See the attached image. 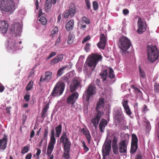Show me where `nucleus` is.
<instances>
[{
    "mask_svg": "<svg viewBox=\"0 0 159 159\" xmlns=\"http://www.w3.org/2000/svg\"><path fill=\"white\" fill-rule=\"evenodd\" d=\"M104 99L103 98H100V108L101 107H104Z\"/></svg>",
    "mask_w": 159,
    "mask_h": 159,
    "instance_id": "obj_53",
    "label": "nucleus"
},
{
    "mask_svg": "<svg viewBox=\"0 0 159 159\" xmlns=\"http://www.w3.org/2000/svg\"><path fill=\"white\" fill-rule=\"evenodd\" d=\"M139 76L140 78L144 79L146 77V75L144 70L140 67H139Z\"/></svg>",
    "mask_w": 159,
    "mask_h": 159,
    "instance_id": "obj_31",
    "label": "nucleus"
},
{
    "mask_svg": "<svg viewBox=\"0 0 159 159\" xmlns=\"http://www.w3.org/2000/svg\"><path fill=\"white\" fill-rule=\"evenodd\" d=\"M58 28L57 27H55L52 30L51 32V35L52 36H53V35H54L58 31Z\"/></svg>",
    "mask_w": 159,
    "mask_h": 159,
    "instance_id": "obj_51",
    "label": "nucleus"
},
{
    "mask_svg": "<svg viewBox=\"0 0 159 159\" xmlns=\"http://www.w3.org/2000/svg\"><path fill=\"white\" fill-rule=\"evenodd\" d=\"M81 132H82L83 134L85 135L86 139H87L88 143H90V140L91 139V137L89 131L87 129H85L83 128L82 129Z\"/></svg>",
    "mask_w": 159,
    "mask_h": 159,
    "instance_id": "obj_22",
    "label": "nucleus"
},
{
    "mask_svg": "<svg viewBox=\"0 0 159 159\" xmlns=\"http://www.w3.org/2000/svg\"><path fill=\"white\" fill-rule=\"evenodd\" d=\"M114 116L123 114L121 108L119 107H117L114 109Z\"/></svg>",
    "mask_w": 159,
    "mask_h": 159,
    "instance_id": "obj_32",
    "label": "nucleus"
},
{
    "mask_svg": "<svg viewBox=\"0 0 159 159\" xmlns=\"http://www.w3.org/2000/svg\"><path fill=\"white\" fill-rule=\"evenodd\" d=\"M7 140L6 138L0 139V148L1 149H5L6 148Z\"/></svg>",
    "mask_w": 159,
    "mask_h": 159,
    "instance_id": "obj_25",
    "label": "nucleus"
},
{
    "mask_svg": "<svg viewBox=\"0 0 159 159\" xmlns=\"http://www.w3.org/2000/svg\"><path fill=\"white\" fill-rule=\"evenodd\" d=\"M29 151V147L28 146H26L24 147L21 151V153L24 154L27 153Z\"/></svg>",
    "mask_w": 159,
    "mask_h": 159,
    "instance_id": "obj_44",
    "label": "nucleus"
},
{
    "mask_svg": "<svg viewBox=\"0 0 159 159\" xmlns=\"http://www.w3.org/2000/svg\"><path fill=\"white\" fill-rule=\"evenodd\" d=\"M58 84H56L55 86L52 93L51 95L53 97L59 96L63 93V88L61 89L60 91L57 89V87L58 86Z\"/></svg>",
    "mask_w": 159,
    "mask_h": 159,
    "instance_id": "obj_17",
    "label": "nucleus"
},
{
    "mask_svg": "<svg viewBox=\"0 0 159 159\" xmlns=\"http://www.w3.org/2000/svg\"><path fill=\"white\" fill-rule=\"evenodd\" d=\"M128 101L127 100H123L122 101V104L124 108H125L129 107L128 104Z\"/></svg>",
    "mask_w": 159,
    "mask_h": 159,
    "instance_id": "obj_50",
    "label": "nucleus"
},
{
    "mask_svg": "<svg viewBox=\"0 0 159 159\" xmlns=\"http://www.w3.org/2000/svg\"><path fill=\"white\" fill-rule=\"evenodd\" d=\"M128 142L129 140L128 139L120 141L119 144V149L120 153H123L126 152Z\"/></svg>",
    "mask_w": 159,
    "mask_h": 159,
    "instance_id": "obj_10",
    "label": "nucleus"
},
{
    "mask_svg": "<svg viewBox=\"0 0 159 159\" xmlns=\"http://www.w3.org/2000/svg\"><path fill=\"white\" fill-rule=\"evenodd\" d=\"M54 129L53 128L51 130L50 133V137H55Z\"/></svg>",
    "mask_w": 159,
    "mask_h": 159,
    "instance_id": "obj_59",
    "label": "nucleus"
},
{
    "mask_svg": "<svg viewBox=\"0 0 159 159\" xmlns=\"http://www.w3.org/2000/svg\"><path fill=\"white\" fill-rule=\"evenodd\" d=\"M0 8L2 10L13 12L15 10V3L13 0H1Z\"/></svg>",
    "mask_w": 159,
    "mask_h": 159,
    "instance_id": "obj_3",
    "label": "nucleus"
},
{
    "mask_svg": "<svg viewBox=\"0 0 159 159\" xmlns=\"http://www.w3.org/2000/svg\"><path fill=\"white\" fill-rule=\"evenodd\" d=\"M135 159H143V156L142 155L140 154H137Z\"/></svg>",
    "mask_w": 159,
    "mask_h": 159,
    "instance_id": "obj_60",
    "label": "nucleus"
},
{
    "mask_svg": "<svg viewBox=\"0 0 159 159\" xmlns=\"http://www.w3.org/2000/svg\"><path fill=\"white\" fill-rule=\"evenodd\" d=\"M61 82H59L60 83H63L64 84L65 83H69V78L67 76H64L62 77L61 78Z\"/></svg>",
    "mask_w": 159,
    "mask_h": 159,
    "instance_id": "obj_38",
    "label": "nucleus"
},
{
    "mask_svg": "<svg viewBox=\"0 0 159 159\" xmlns=\"http://www.w3.org/2000/svg\"><path fill=\"white\" fill-rule=\"evenodd\" d=\"M74 24V21L73 19L70 20L66 25V30L70 31L72 30Z\"/></svg>",
    "mask_w": 159,
    "mask_h": 159,
    "instance_id": "obj_23",
    "label": "nucleus"
},
{
    "mask_svg": "<svg viewBox=\"0 0 159 159\" xmlns=\"http://www.w3.org/2000/svg\"><path fill=\"white\" fill-rule=\"evenodd\" d=\"M81 87L80 81L78 80L75 79L72 81L70 85V91L71 92H73Z\"/></svg>",
    "mask_w": 159,
    "mask_h": 159,
    "instance_id": "obj_12",
    "label": "nucleus"
},
{
    "mask_svg": "<svg viewBox=\"0 0 159 159\" xmlns=\"http://www.w3.org/2000/svg\"><path fill=\"white\" fill-rule=\"evenodd\" d=\"M30 95L29 94L26 95L24 97V99L26 102H28L30 100Z\"/></svg>",
    "mask_w": 159,
    "mask_h": 159,
    "instance_id": "obj_58",
    "label": "nucleus"
},
{
    "mask_svg": "<svg viewBox=\"0 0 159 159\" xmlns=\"http://www.w3.org/2000/svg\"><path fill=\"white\" fill-rule=\"evenodd\" d=\"M158 49L156 46L148 45L147 53L148 60L151 63L154 62L158 57Z\"/></svg>",
    "mask_w": 159,
    "mask_h": 159,
    "instance_id": "obj_2",
    "label": "nucleus"
},
{
    "mask_svg": "<svg viewBox=\"0 0 159 159\" xmlns=\"http://www.w3.org/2000/svg\"><path fill=\"white\" fill-rule=\"evenodd\" d=\"M39 21L41 22L42 24L44 25L47 23V20L46 18L43 16H42L39 20Z\"/></svg>",
    "mask_w": 159,
    "mask_h": 159,
    "instance_id": "obj_45",
    "label": "nucleus"
},
{
    "mask_svg": "<svg viewBox=\"0 0 159 159\" xmlns=\"http://www.w3.org/2000/svg\"><path fill=\"white\" fill-rule=\"evenodd\" d=\"M64 56V55L63 54L57 55L51 61L50 64L51 65H53L57 63L59 61H61L63 60Z\"/></svg>",
    "mask_w": 159,
    "mask_h": 159,
    "instance_id": "obj_18",
    "label": "nucleus"
},
{
    "mask_svg": "<svg viewBox=\"0 0 159 159\" xmlns=\"http://www.w3.org/2000/svg\"><path fill=\"white\" fill-rule=\"evenodd\" d=\"M111 141H106L104 143L102 147V152L103 159H105V157L108 156L111 149Z\"/></svg>",
    "mask_w": 159,
    "mask_h": 159,
    "instance_id": "obj_6",
    "label": "nucleus"
},
{
    "mask_svg": "<svg viewBox=\"0 0 159 159\" xmlns=\"http://www.w3.org/2000/svg\"><path fill=\"white\" fill-rule=\"evenodd\" d=\"M125 111L126 112V113L129 116H130V115L131 114V112L129 108V107L125 108Z\"/></svg>",
    "mask_w": 159,
    "mask_h": 159,
    "instance_id": "obj_52",
    "label": "nucleus"
},
{
    "mask_svg": "<svg viewBox=\"0 0 159 159\" xmlns=\"http://www.w3.org/2000/svg\"><path fill=\"white\" fill-rule=\"evenodd\" d=\"M21 29V26L20 23H17L14 25H12L10 29L11 31L12 34L16 36L19 35L20 33Z\"/></svg>",
    "mask_w": 159,
    "mask_h": 159,
    "instance_id": "obj_9",
    "label": "nucleus"
},
{
    "mask_svg": "<svg viewBox=\"0 0 159 159\" xmlns=\"http://www.w3.org/2000/svg\"><path fill=\"white\" fill-rule=\"evenodd\" d=\"M85 22L86 24H89L90 23V21L86 17L84 16L82 18V20L80 22V23H83Z\"/></svg>",
    "mask_w": 159,
    "mask_h": 159,
    "instance_id": "obj_46",
    "label": "nucleus"
},
{
    "mask_svg": "<svg viewBox=\"0 0 159 159\" xmlns=\"http://www.w3.org/2000/svg\"><path fill=\"white\" fill-rule=\"evenodd\" d=\"M131 43L130 40L125 37L123 36L119 39L118 46L121 49V54L124 56L129 55V52L127 50L130 47Z\"/></svg>",
    "mask_w": 159,
    "mask_h": 159,
    "instance_id": "obj_1",
    "label": "nucleus"
},
{
    "mask_svg": "<svg viewBox=\"0 0 159 159\" xmlns=\"http://www.w3.org/2000/svg\"><path fill=\"white\" fill-rule=\"evenodd\" d=\"M124 14L125 15H127L129 12L128 10L127 9H124L123 10Z\"/></svg>",
    "mask_w": 159,
    "mask_h": 159,
    "instance_id": "obj_62",
    "label": "nucleus"
},
{
    "mask_svg": "<svg viewBox=\"0 0 159 159\" xmlns=\"http://www.w3.org/2000/svg\"><path fill=\"white\" fill-rule=\"evenodd\" d=\"M79 95L77 92L72 93L67 99V102L69 104H74L78 98Z\"/></svg>",
    "mask_w": 159,
    "mask_h": 159,
    "instance_id": "obj_11",
    "label": "nucleus"
},
{
    "mask_svg": "<svg viewBox=\"0 0 159 159\" xmlns=\"http://www.w3.org/2000/svg\"><path fill=\"white\" fill-rule=\"evenodd\" d=\"M85 3L88 9L90 8V4L89 0H85Z\"/></svg>",
    "mask_w": 159,
    "mask_h": 159,
    "instance_id": "obj_56",
    "label": "nucleus"
},
{
    "mask_svg": "<svg viewBox=\"0 0 159 159\" xmlns=\"http://www.w3.org/2000/svg\"><path fill=\"white\" fill-rule=\"evenodd\" d=\"M67 66H64L59 68L57 72V77L61 76L64 73V70L67 67Z\"/></svg>",
    "mask_w": 159,
    "mask_h": 159,
    "instance_id": "obj_27",
    "label": "nucleus"
},
{
    "mask_svg": "<svg viewBox=\"0 0 159 159\" xmlns=\"http://www.w3.org/2000/svg\"><path fill=\"white\" fill-rule=\"evenodd\" d=\"M83 147H84V150L86 152H87L89 150V148H88L86 146V144H84V146H83Z\"/></svg>",
    "mask_w": 159,
    "mask_h": 159,
    "instance_id": "obj_64",
    "label": "nucleus"
},
{
    "mask_svg": "<svg viewBox=\"0 0 159 159\" xmlns=\"http://www.w3.org/2000/svg\"><path fill=\"white\" fill-rule=\"evenodd\" d=\"M99 59V55L96 53H92L88 56L84 66L86 65L89 67H95L98 63V60Z\"/></svg>",
    "mask_w": 159,
    "mask_h": 159,
    "instance_id": "obj_4",
    "label": "nucleus"
},
{
    "mask_svg": "<svg viewBox=\"0 0 159 159\" xmlns=\"http://www.w3.org/2000/svg\"><path fill=\"white\" fill-rule=\"evenodd\" d=\"M124 117L123 114L114 116L115 120L116 122L120 123L124 120Z\"/></svg>",
    "mask_w": 159,
    "mask_h": 159,
    "instance_id": "obj_26",
    "label": "nucleus"
},
{
    "mask_svg": "<svg viewBox=\"0 0 159 159\" xmlns=\"http://www.w3.org/2000/svg\"><path fill=\"white\" fill-rule=\"evenodd\" d=\"M5 89L4 86L2 85H0V92H3Z\"/></svg>",
    "mask_w": 159,
    "mask_h": 159,
    "instance_id": "obj_63",
    "label": "nucleus"
},
{
    "mask_svg": "<svg viewBox=\"0 0 159 159\" xmlns=\"http://www.w3.org/2000/svg\"><path fill=\"white\" fill-rule=\"evenodd\" d=\"M63 15L65 18H67L69 16H70V14H69L68 10L64 12L63 13Z\"/></svg>",
    "mask_w": 159,
    "mask_h": 159,
    "instance_id": "obj_54",
    "label": "nucleus"
},
{
    "mask_svg": "<svg viewBox=\"0 0 159 159\" xmlns=\"http://www.w3.org/2000/svg\"><path fill=\"white\" fill-rule=\"evenodd\" d=\"M15 40L10 39L8 43V50L12 52L16 51L18 49Z\"/></svg>",
    "mask_w": 159,
    "mask_h": 159,
    "instance_id": "obj_14",
    "label": "nucleus"
},
{
    "mask_svg": "<svg viewBox=\"0 0 159 159\" xmlns=\"http://www.w3.org/2000/svg\"><path fill=\"white\" fill-rule=\"evenodd\" d=\"M90 37L89 35H88L85 37L82 41V43H84L87 42L88 40L89 39Z\"/></svg>",
    "mask_w": 159,
    "mask_h": 159,
    "instance_id": "obj_57",
    "label": "nucleus"
},
{
    "mask_svg": "<svg viewBox=\"0 0 159 159\" xmlns=\"http://www.w3.org/2000/svg\"><path fill=\"white\" fill-rule=\"evenodd\" d=\"M90 45V44L89 43H86L84 47V49L87 52L89 51Z\"/></svg>",
    "mask_w": 159,
    "mask_h": 159,
    "instance_id": "obj_49",
    "label": "nucleus"
},
{
    "mask_svg": "<svg viewBox=\"0 0 159 159\" xmlns=\"http://www.w3.org/2000/svg\"><path fill=\"white\" fill-rule=\"evenodd\" d=\"M73 39L74 38L73 35L71 34H69L67 40L68 43L70 44H71L73 42Z\"/></svg>",
    "mask_w": 159,
    "mask_h": 159,
    "instance_id": "obj_43",
    "label": "nucleus"
},
{
    "mask_svg": "<svg viewBox=\"0 0 159 159\" xmlns=\"http://www.w3.org/2000/svg\"><path fill=\"white\" fill-rule=\"evenodd\" d=\"M45 77H43L41 76L40 79V81L42 82L44 81H46L47 82L50 81L52 78V72L50 71H47L45 73Z\"/></svg>",
    "mask_w": 159,
    "mask_h": 159,
    "instance_id": "obj_15",
    "label": "nucleus"
},
{
    "mask_svg": "<svg viewBox=\"0 0 159 159\" xmlns=\"http://www.w3.org/2000/svg\"><path fill=\"white\" fill-rule=\"evenodd\" d=\"M51 7L52 3L51 2L48 0H46L45 4V8L46 10L48 11L51 9Z\"/></svg>",
    "mask_w": 159,
    "mask_h": 159,
    "instance_id": "obj_30",
    "label": "nucleus"
},
{
    "mask_svg": "<svg viewBox=\"0 0 159 159\" xmlns=\"http://www.w3.org/2000/svg\"><path fill=\"white\" fill-rule=\"evenodd\" d=\"M107 124V122L105 119H102L100 122V130L102 132H103Z\"/></svg>",
    "mask_w": 159,
    "mask_h": 159,
    "instance_id": "obj_24",
    "label": "nucleus"
},
{
    "mask_svg": "<svg viewBox=\"0 0 159 159\" xmlns=\"http://www.w3.org/2000/svg\"><path fill=\"white\" fill-rule=\"evenodd\" d=\"M56 132L61 133L62 131V126L61 125H58L55 128Z\"/></svg>",
    "mask_w": 159,
    "mask_h": 159,
    "instance_id": "obj_48",
    "label": "nucleus"
},
{
    "mask_svg": "<svg viewBox=\"0 0 159 159\" xmlns=\"http://www.w3.org/2000/svg\"><path fill=\"white\" fill-rule=\"evenodd\" d=\"M49 108V104H47L42 110L41 113V117L44 119L45 117L46 113Z\"/></svg>",
    "mask_w": 159,
    "mask_h": 159,
    "instance_id": "obj_28",
    "label": "nucleus"
},
{
    "mask_svg": "<svg viewBox=\"0 0 159 159\" xmlns=\"http://www.w3.org/2000/svg\"><path fill=\"white\" fill-rule=\"evenodd\" d=\"M115 75L114 74V71L113 69L110 68L109 73L108 75V77L111 79H113L115 78Z\"/></svg>",
    "mask_w": 159,
    "mask_h": 159,
    "instance_id": "obj_40",
    "label": "nucleus"
},
{
    "mask_svg": "<svg viewBox=\"0 0 159 159\" xmlns=\"http://www.w3.org/2000/svg\"><path fill=\"white\" fill-rule=\"evenodd\" d=\"M60 141L63 143L64 147L71 145V143L66 136V132H64L60 139Z\"/></svg>",
    "mask_w": 159,
    "mask_h": 159,
    "instance_id": "obj_13",
    "label": "nucleus"
},
{
    "mask_svg": "<svg viewBox=\"0 0 159 159\" xmlns=\"http://www.w3.org/2000/svg\"><path fill=\"white\" fill-rule=\"evenodd\" d=\"M97 105L96 110L98 113L96 116L94 118H93L91 120V122L95 129H96L97 127L99 121V99L97 102Z\"/></svg>",
    "mask_w": 159,
    "mask_h": 159,
    "instance_id": "obj_8",
    "label": "nucleus"
},
{
    "mask_svg": "<svg viewBox=\"0 0 159 159\" xmlns=\"http://www.w3.org/2000/svg\"><path fill=\"white\" fill-rule=\"evenodd\" d=\"M138 28L137 32L140 34L145 31L146 29L147 25L146 22L140 18H139L138 21Z\"/></svg>",
    "mask_w": 159,
    "mask_h": 159,
    "instance_id": "obj_7",
    "label": "nucleus"
},
{
    "mask_svg": "<svg viewBox=\"0 0 159 159\" xmlns=\"http://www.w3.org/2000/svg\"><path fill=\"white\" fill-rule=\"evenodd\" d=\"M138 139L137 138L135 134H133L132 135L131 144H137Z\"/></svg>",
    "mask_w": 159,
    "mask_h": 159,
    "instance_id": "obj_34",
    "label": "nucleus"
},
{
    "mask_svg": "<svg viewBox=\"0 0 159 159\" xmlns=\"http://www.w3.org/2000/svg\"><path fill=\"white\" fill-rule=\"evenodd\" d=\"M56 142V139L55 137H50V141L48 143V146L54 147Z\"/></svg>",
    "mask_w": 159,
    "mask_h": 159,
    "instance_id": "obj_33",
    "label": "nucleus"
},
{
    "mask_svg": "<svg viewBox=\"0 0 159 159\" xmlns=\"http://www.w3.org/2000/svg\"><path fill=\"white\" fill-rule=\"evenodd\" d=\"M154 90L155 92L159 93V84L157 83L155 84Z\"/></svg>",
    "mask_w": 159,
    "mask_h": 159,
    "instance_id": "obj_47",
    "label": "nucleus"
},
{
    "mask_svg": "<svg viewBox=\"0 0 159 159\" xmlns=\"http://www.w3.org/2000/svg\"><path fill=\"white\" fill-rule=\"evenodd\" d=\"M33 85V81H30L28 84L26 88V90L27 91L30 90L32 88Z\"/></svg>",
    "mask_w": 159,
    "mask_h": 159,
    "instance_id": "obj_41",
    "label": "nucleus"
},
{
    "mask_svg": "<svg viewBox=\"0 0 159 159\" xmlns=\"http://www.w3.org/2000/svg\"><path fill=\"white\" fill-rule=\"evenodd\" d=\"M54 147L48 146L47 148V155L49 156L52 154L54 149Z\"/></svg>",
    "mask_w": 159,
    "mask_h": 159,
    "instance_id": "obj_35",
    "label": "nucleus"
},
{
    "mask_svg": "<svg viewBox=\"0 0 159 159\" xmlns=\"http://www.w3.org/2000/svg\"><path fill=\"white\" fill-rule=\"evenodd\" d=\"M138 148L137 144H131V152L132 153H134L137 150Z\"/></svg>",
    "mask_w": 159,
    "mask_h": 159,
    "instance_id": "obj_37",
    "label": "nucleus"
},
{
    "mask_svg": "<svg viewBox=\"0 0 159 159\" xmlns=\"http://www.w3.org/2000/svg\"><path fill=\"white\" fill-rule=\"evenodd\" d=\"M70 145L66 146L64 147V152L63 154V157L65 159H69L70 158Z\"/></svg>",
    "mask_w": 159,
    "mask_h": 159,
    "instance_id": "obj_20",
    "label": "nucleus"
},
{
    "mask_svg": "<svg viewBox=\"0 0 159 159\" xmlns=\"http://www.w3.org/2000/svg\"><path fill=\"white\" fill-rule=\"evenodd\" d=\"M32 154L30 153L28 154L25 157V159H31Z\"/></svg>",
    "mask_w": 159,
    "mask_h": 159,
    "instance_id": "obj_61",
    "label": "nucleus"
},
{
    "mask_svg": "<svg viewBox=\"0 0 159 159\" xmlns=\"http://www.w3.org/2000/svg\"><path fill=\"white\" fill-rule=\"evenodd\" d=\"M117 140L116 137L114 136L112 140V147L114 153L117 154L118 153V147L117 145Z\"/></svg>",
    "mask_w": 159,
    "mask_h": 159,
    "instance_id": "obj_19",
    "label": "nucleus"
},
{
    "mask_svg": "<svg viewBox=\"0 0 159 159\" xmlns=\"http://www.w3.org/2000/svg\"><path fill=\"white\" fill-rule=\"evenodd\" d=\"M70 14V17H72L75 15L76 12L75 8H70L68 10Z\"/></svg>",
    "mask_w": 159,
    "mask_h": 159,
    "instance_id": "obj_36",
    "label": "nucleus"
},
{
    "mask_svg": "<svg viewBox=\"0 0 159 159\" xmlns=\"http://www.w3.org/2000/svg\"><path fill=\"white\" fill-rule=\"evenodd\" d=\"M93 5L94 10H96L98 8V4L96 1H94L93 2Z\"/></svg>",
    "mask_w": 159,
    "mask_h": 159,
    "instance_id": "obj_55",
    "label": "nucleus"
},
{
    "mask_svg": "<svg viewBox=\"0 0 159 159\" xmlns=\"http://www.w3.org/2000/svg\"><path fill=\"white\" fill-rule=\"evenodd\" d=\"M48 129H45L44 130V132L43 134V139H44V140H45L47 141L48 139Z\"/></svg>",
    "mask_w": 159,
    "mask_h": 159,
    "instance_id": "obj_42",
    "label": "nucleus"
},
{
    "mask_svg": "<svg viewBox=\"0 0 159 159\" xmlns=\"http://www.w3.org/2000/svg\"><path fill=\"white\" fill-rule=\"evenodd\" d=\"M107 69L104 70L101 74H100V76H101L102 79V81H104L106 80V79L107 76Z\"/></svg>",
    "mask_w": 159,
    "mask_h": 159,
    "instance_id": "obj_29",
    "label": "nucleus"
},
{
    "mask_svg": "<svg viewBox=\"0 0 159 159\" xmlns=\"http://www.w3.org/2000/svg\"><path fill=\"white\" fill-rule=\"evenodd\" d=\"M8 26L6 21L0 20V32L2 33H6L7 31Z\"/></svg>",
    "mask_w": 159,
    "mask_h": 159,
    "instance_id": "obj_16",
    "label": "nucleus"
},
{
    "mask_svg": "<svg viewBox=\"0 0 159 159\" xmlns=\"http://www.w3.org/2000/svg\"><path fill=\"white\" fill-rule=\"evenodd\" d=\"M106 38L105 35L101 34L100 36V48L104 49L106 44Z\"/></svg>",
    "mask_w": 159,
    "mask_h": 159,
    "instance_id": "obj_21",
    "label": "nucleus"
},
{
    "mask_svg": "<svg viewBox=\"0 0 159 159\" xmlns=\"http://www.w3.org/2000/svg\"><path fill=\"white\" fill-rule=\"evenodd\" d=\"M96 93V89L95 86L93 84H90L84 92V94L83 96V99L85 97L86 101H89L90 98L92 95L95 94Z\"/></svg>",
    "mask_w": 159,
    "mask_h": 159,
    "instance_id": "obj_5",
    "label": "nucleus"
},
{
    "mask_svg": "<svg viewBox=\"0 0 159 159\" xmlns=\"http://www.w3.org/2000/svg\"><path fill=\"white\" fill-rule=\"evenodd\" d=\"M58 84V86L57 87V89H59V90L60 91L61 88H63V91H64L65 87V84L63 83H60L58 82L56 84Z\"/></svg>",
    "mask_w": 159,
    "mask_h": 159,
    "instance_id": "obj_39",
    "label": "nucleus"
}]
</instances>
